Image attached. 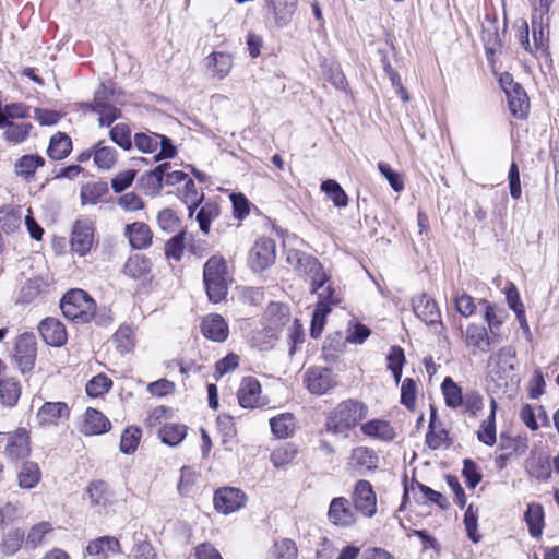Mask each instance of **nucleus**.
<instances>
[{
  "label": "nucleus",
  "mask_w": 559,
  "mask_h": 559,
  "mask_svg": "<svg viewBox=\"0 0 559 559\" xmlns=\"http://www.w3.org/2000/svg\"><path fill=\"white\" fill-rule=\"evenodd\" d=\"M286 262L297 275L310 286V293L316 294L318 302L312 313L310 334L317 338L321 335L328 314L334 306L342 301L341 293L333 286L330 273L313 255L297 249L287 248L284 242Z\"/></svg>",
  "instance_id": "nucleus-1"
},
{
  "label": "nucleus",
  "mask_w": 559,
  "mask_h": 559,
  "mask_svg": "<svg viewBox=\"0 0 559 559\" xmlns=\"http://www.w3.org/2000/svg\"><path fill=\"white\" fill-rule=\"evenodd\" d=\"M368 407L356 400H346L336 405L326 419L328 431L334 435H347L367 417Z\"/></svg>",
  "instance_id": "nucleus-2"
},
{
  "label": "nucleus",
  "mask_w": 559,
  "mask_h": 559,
  "mask_svg": "<svg viewBox=\"0 0 559 559\" xmlns=\"http://www.w3.org/2000/svg\"><path fill=\"white\" fill-rule=\"evenodd\" d=\"M203 281L211 302L222 301L228 292L227 264L223 257H211L203 269Z\"/></svg>",
  "instance_id": "nucleus-3"
},
{
  "label": "nucleus",
  "mask_w": 559,
  "mask_h": 559,
  "mask_svg": "<svg viewBox=\"0 0 559 559\" xmlns=\"http://www.w3.org/2000/svg\"><path fill=\"white\" fill-rule=\"evenodd\" d=\"M60 307L66 318L88 322L94 318L96 304L83 289H72L61 299Z\"/></svg>",
  "instance_id": "nucleus-4"
},
{
  "label": "nucleus",
  "mask_w": 559,
  "mask_h": 559,
  "mask_svg": "<svg viewBox=\"0 0 559 559\" xmlns=\"http://www.w3.org/2000/svg\"><path fill=\"white\" fill-rule=\"evenodd\" d=\"M290 322L289 307L282 302H271L264 312L263 333L269 340L263 348L272 347L283 329Z\"/></svg>",
  "instance_id": "nucleus-5"
},
{
  "label": "nucleus",
  "mask_w": 559,
  "mask_h": 559,
  "mask_svg": "<svg viewBox=\"0 0 559 559\" xmlns=\"http://www.w3.org/2000/svg\"><path fill=\"white\" fill-rule=\"evenodd\" d=\"M95 238V225L91 218L83 217L74 222L70 238L71 251L80 257L86 255Z\"/></svg>",
  "instance_id": "nucleus-6"
},
{
  "label": "nucleus",
  "mask_w": 559,
  "mask_h": 559,
  "mask_svg": "<svg viewBox=\"0 0 559 559\" xmlns=\"http://www.w3.org/2000/svg\"><path fill=\"white\" fill-rule=\"evenodd\" d=\"M276 259L275 241L267 237L259 238L249 254V264L254 272L270 267Z\"/></svg>",
  "instance_id": "nucleus-7"
},
{
  "label": "nucleus",
  "mask_w": 559,
  "mask_h": 559,
  "mask_svg": "<svg viewBox=\"0 0 559 559\" xmlns=\"http://www.w3.org/2000/svg\"><path fill=\"white\" fill-rule=\"evenodd\" d=\"M515 367V350L512 346L501 347L498 352L490 355L487 368L488 374L492 380L508 378Z\"/></svg>",
  "instance_id": "nucleus-8"
},
{
  "label": "nucleus",
  "mask_w": 559,
  "mask_h": 559,
  "mask_svg": "<svg viewBox=\"0 0 559 559\" xmlns=\"http://www.w3.org/2000/svg\"><path fill=\"white\" fill-rule=\"evenodd\" d=\"M352 499L361 515L372 518L377 513V495L368 480L360 479L355 484Z\"/></svg>",
  "instance_id": "nucleus-9"
},
{
  "label": "nucleus",
  "mask_w": 559,
  "mask_h": 559,
  "mask_svg": "<svg viewBox=\"0 0 559 559\" xmlns=\"http://www.w3.org/2000/svg\"><path fill=\"white\" fill-rule=\"evenodd\" d=\"M304 383L311 394L323 395L336 385V380L331 369L313 367L306 370Z\"/></svg>",
  "instance_id": "nucleus-10"
},
{
  "label": "nucleus",
  "mask_w": 559,
  "mask_h": 559,
  "mask_svg": "<svg viewBox=\"0 0 559 559\" xmlns=\"http://www.w3.org/2000/svg\"><path fill=\"white\" fill-rule=\"evenodd\" d=\"M329 521L340 527H349L357 523L358 512L345 497L333 498L328 511Z\"/></svg>",
  "instance_id": "nucleus-11"
},
{
  "label": "nucleus",
  "mask_w": 559,
  "mask_h": 559,
  "mask_svg": "<svg viewBox=\"0 0 559 559\" xmlns=\"http://www.w3.org/2000/svg\"><path fill=\"white\" fill-rule=\"evenodd\" d=\"M238 402L243 408H259L269 403L262 395L260 382L253 377H245L237 392Z\"/></svg>",
  "instance_id": "nucleus-12"
},
{
  "label": "nucleus",
  "mask_w": 559,
  "mask_h": 559,
  "mask_svg": "<svg viewBox=\"0 0 559 559\" xmlns=\"http://www.w3.org/2000/svg\"><path fill=\"white\" fill-rule=\"evenodd\" d=\"M31 436L26 428L9 432L3 454L11 461L24 460L31 454Z\"/></svg>",
  "instance_id": "nucleus-13"
},
{
  "label": "nucleus",
  "mask_w": 559,
  "mask_h": 559,
  "mask_svg": "<svg viewBox=\"0 0 559 559\" xmlns=\"http://www.w3.org/2000/svg\"><path fill=\"white\" fill-rule=\"evenodd\" d=\"M247 497L238 488L225 487L216 490L214 495L215 509L223 514L234 513L245 507Z\"/></svg>",
  "instance_id": "nucleus-14"
},
{
  "label": "nucleus",
  "mask_w": 559,
  "mask_h": 559,
  "mask_svg": "<svg viewBox=\"0 0 559 559\" xmlns=\"http://www.w3.org/2000/svg\"><path fill=\"white\" fill-rule=\"evenodd\" d=\"M37 354L36 337L33 333H24L15 343V360L20 369L25 372L34 367Z\"/></svg>",
  "instance_id": "nucleus-15"
},
{
  "label": "nucleus",
  "mask_w": 559,
  "mask_h": 559,
  "mask_svg": "<svg viewBox=\"0 0 559 559\" xmlns=\"http://www.w3.org/2000/svg\"><path fill=\"white\" fill-rule=\"evenodd\" d=\"M489 331L485 325L469 323L464 332V343L471 354L478 355L487 353L491 345Z\"/></svg>",
  "instance_id": "nucleus-16"
},
{
  "label": "nucleus",
  "mask_w": 559,
  "mask_h": 559,
  "mask_svg": "<svg viewBox=\"0 0 559 559\" xmlns=\"http://www.w3.org/2000/svg\"><path fill=\"white\" fill-rule=\"evenodd\" d=\"M532 36L536 49H544L549 37L548 8L540 5L535 9L531 17Z\"/></svg>",
  "instance_id": "nucleus-17"
},
{
  "label": "nucleus",
  "mask_w": 559,
  "mask_h": 559,
  "mask_svg": "<svg viewBox=\"0 0 559 559\" xmlns=\"http://www.w3.org/2000/svg\"><path fill=\"white\" fill-rule=\"evenodd\" d=\"M414 313L428 325L441 324V313L437 302L426 294L418 295L412 300Z\"/></svg>",
  "instance_id": "nucleus-18"
},
{
  "label": "nucleus",
  "mask_w": 559,
  "mask_h": 559,
  "mask_svg": "<svg viewBox=\"0 0 559 559\" xmlns=\"http://www.w3.org/2000/svg\"><path fill=\"white\" fill-rule=\"evenodd\" d=\"M70 409L63 402H46L36 414L39 426H57L61 419L69 417Z\"/></svg>",
  "instance_id": "nucleus-19"
},
{
  "label": "nucleus",
  "mask_w": 559,
  "mask_h": 559,
  "mask_svg": "<svg viewBox=\"0 0 559 559\" xmlns=\"http://www.w3.org/2000/svg\"><path fill=\"white\" fill-rule=\"evenodd\" d=\"M378 462L379 457L372 449L359 445L352 450L348 465L352 468L364 473L374 471L378 466Z\"/></svg>",
  "instance_id": "nucleus-20"
},
{
  "label": "nucleus",
  "mask_w": 559,
  "mask_h": 559,
  "mask_svg": "<svg viewBox=\"0 0 559 559\" xmlns=\"http://www.w3.org/2000/svg\"><path fill=\"white\" fill-rule=\"evenodd\" d=\"M201 331L206 338L214 342H224L229 333L226 321L217 313H211L203 318Z\"/></svg>",
  "instance_id": "nucleus-21"
},
{
  "label": "nucleus",
  "mask_w": 559,
  "mask_h": 559,
  "mask_svg": "<svg viewBox=\"0 0 559 559\" xmlns=\"http://www.w3.org/2000/svg\"><path fill=\"white\" fill-rule=\"evenodd\" d=\"M39 332L43 340L50 346H61L67 341V331L59 320L46 318L39 324Z\"/></svg>",
  "instance_id": "nucleus-22"
},
{
  "label": "nucleus",
  "mask_w": 559,
  "mask_h": 559,
  "mask_svg": "<svg viewBox=\"0 0 559 559\" xmlns=\"http://www.w3.org/2000/svg\"><path fill=\"white\" fill-rule=\"evenodd\" d=\"M360 430L366 437L383 442H390L396 436L394 427L388 420L379 418L366 421Z\"/></svg>",
  "instance_id": "nucleus-23"
},
{
  "label": "nucleus",
  "mask_w": 559,
  "mask_h": 559,
  "mask_svg": "<svg viewBox=\"0 0 559 559\" xmlns=\"http://www.w3.org/2000/svg\"><path fill=\"white\" fill-rule=\"evenodd\" d=\"M110 421L99 411L88 407L84 413L82 432L86 436L105 433L110 429Z\"/></svg>",
  "instance_id": "nucleus-24"
},
{
  "label": "nucleus",
  "mask_w": 559,
  "mask_h": 559,
  "mask_svg": "<svg viewBox=\"0 0 559 559\" xmlns=\"http://www.w3.org/2000/svg\"><path fill=\"white\" fill-rule=\"evenodd\" d=\"M233 56L227 52L216 51L212 52L206 58V67L213 78L223 80L233 69Z\"/></svg>",
  "instance_id": "nucleus-25"
},
{
  "label": "nucleus",
  "mask_w": 559,
  "mask_h": 559,
  "mask_svg": "<svg viewBox=\"0 0 559 559\" xmlns=\"http://www.w3.org/2000/svg\"><path fill=\"white\" fill-rule=\"evenodd\" d=\"M126 236L133 249H145L152 242V233L150 227L142 222L128 224L124 230Z\"/></svg>",
  "instance_id": "nucleus-26"
},
{
  "label": "nucleus",
  "mask_w": 559,
  "mask_h": 559,
  "mask_svg": "<svg viewBox=\"0 0 559 559\" xmlns=\"http://www.w3.org/2000/svg\"><path fill=\"white\" fill-rule=\"evenodd\" d=\"M86 552L90 556H98L100 559H106L109 555L120 552V544L116 537L102 536L88 543Z\"/></svg>",
  "instance_id": "nucleus-27"
},
{
  "label": "nucleus",
  "mask_w": 559,
  "mask_h": 559,
  "mask_svg": "<svg viewBox=\"0 0 559 559\" xmlns=\"http://www.w3.org/2000/svg\"><path fill=\"white\" fill-rule=\"evenodd\" d=\"M510 112L513 117L524 119L528 115L530 102L526 92L520 85L507 94Z\"/></svg>",
  "instance_id": "nucleus-28"
},
{
  "label": "nucleus",
  "mask_w": 559,
  "mask_h": 559,
  "mask_svg": "<svg viewBox=\"0 0 559 559\" xmlns=\"http://www.w3.org/2000/svg\"><path fill=\"white\" fill-rule=\"evenodd\" d=\"M0 129L3 130V138L5 141L12 144H20L28 138L33 126L31 122H14L5 120Z\"/></svg>",
  "instance_id": "nucleus-29"
},
{
  "label": "nucleus",
  "mask_w": 559,
  "mask_h": 559,
  "mask_svg": "<svg viewBox=\"0 0 559 559\" xmlns=\"http://www.w3.org/2000/svg\"><path fill=\"white\" fill-rule=\"evenodd\" d=\"M45 165V159L37 154L21 156L14 164V173L26 180L31 179L36 170Z\"/></svg>",
  "instance_id": "nucleus-30"
},
{
  "label": "nucleus",
  "mask_w": 559,
  "mask_h": 559,
  "mask_svg": "<svg viewBox=\"0 0 559 559\" xmlns=\"http://www.w3.org/2000/svg\"><path fill=\"white\" fill-rule=\"evenodd\" d=\"M525 468L532 477L539 480L548 479L551 474L548 456L543 453H532L526 460Z\"/></svg>",
  "instance_id": "nucleus-31"
},
{
  "label": "nucleus",
  "mask_w": 559,
  "mask_h": 559,
  "mask_svg": "<svg viewBox=\"0 0 559 559\" xmlns=\"http://www.w3.org/2000/svg\"><path fill=\"white\" fill-rule=\"evenodd\" d=\"M41 479V472L37 463L26 461L17 474V484L22 489L35 488Z\"/></svg>",
  "instance_id": "nucleus-32"
},
{
  "label": "nucleus",
  "mask_w": 559,
  "mask_h": 559,
  "mask_svg": "<svg viewBox=\"0 0 559 559\" xmlns=\"http://www.w3.org/2000/svg\"><path fill=\"white\" fill-rule=\"evenodd\" d=\"M479 305L483 306L485 310L483 318L487 323L486 328L492 335H495L500 325L504 322L507 314L503 309H500L498 306L490 304L485 299H481Z\"/></svg>",
  "instance_id": "nucleus-33"
},
{
  "label": "nucleus",
  "mask_w": 559,
  "mask_h": 559,
  "mask_svg": "<svg viewBox=\"0 0 559 559\" xmlns=\"http://www.w3.org/2000/svg\"><path fill=\"white\" fill-rule=\"evenodd\" d=\"M72 148L71 139L61 132L51 136L47 148V154L51 159L60 160L66 158Z\"/></svg>",
  "instance_id": "nucleus-34"
},
{
  "label": "nucleus",
  "mask_w": 559,
  "mask_h": 559,
  "mask_svg": "<svg viewBox=\"0 0 559 559\" xmlns=\"http://www.w3.org/2000/svg\"><path fill=\"white\" fill-rule=\"evenodd\" d=\"M266 559H298V548L290 538L276 540L267 551Z\"/></svg>",
  "instance_id": "nucleus-35"
},
{
  "label": "nucleus",
  "mask_w": 559,
  "mask_h": 559,
  "mask_svg": "<svg viewBox=\"0 0 559 559\" xmlns=\"http://www.w3.org/2000/svg\"><path fill=\"white\" fill-rule=\"evenodd\" d=\"M278 26L287 25L297 8V0H270Z\"/></svg>",
  "instance_id": "nucleus-36"
},
{
  "label": "nucleus",
  "mask_w": 559,
  "mask_h": 559,
  "mask_svg": "<svg viewBox=\"0 0 559 559\" xmlns=\"http://www.w3.org/2000/svg\"><path fill=\"white\" fill-rule=\"evenodd\" d=\"M270 426L276 438L285 439L295 430V418L290 413H283L270 419Z\"/></svg>",
  "instance_id": "nucleus-37"
},
{
  "label": "nucleus",
  "mask_w": 559,
  "mask_h": 559,
  "mask_svg": "<svg viewBox=\"0 0 559 559\" xmlns=\"http://www.w3.org/2000/svg\"><path fill=\"white\" fill-rule=\"evenodd\" d=\"M21 396L20 383L13 378L2 379L0 381V402L5 407L16 405Z\"/></svg>",
  "instance_id": "nucleus-38"
},
{
  "label": "nucleus",
  "mask_w": 559,
  "mask_h": 559,
  "mask_svg": "<svg viewBox=\"0 0 559 559\" xmlns=\"http://www.w3.org/2000/svg\"><path fill=\"white\" fill-rule=\"evenodd\" d=\"M448 431L439 424L437 425L436 413L432 412L429 423V431L426 436V443L430 449H439L443 444H450Z\"/></svg>",
  "instance_id": "nucleus-39"
},
{
  "label": "nucleus",
  "mask_w": 559,
  "mask_h": 559,
  "mask_svg": "<svg viewBox=\"0 0 559 559\" xmlns=\"http://www.w3.org/2000/svg\"><path fill=\"white\" fill-rule=\"evenodd\" d=\"M86 493L94 506L107 507L111 503V492L102 480L92 481L86 488Z\"/></svg>",
  "instance_id": "nucleus-40"
},
{
  "label": "nucleus",
  "mask_w": 559,
  "mask_h": 559,
  "mask_svg": "<svg viewBox=\"0 0 559 559\" xmlns=\"http://www.w3.org/2000/svg\"><path fill=\"white\" fill-rule=\"evenodd\" d=\"M94 163L100 169H109L116 162V150L104 145V141L93 146Z\"/></svg>",
  "instance_id": "nucleus-41"
},
{
  "label": "nucleus",
  "mask_w": 559,
  "mask_h": 559,
  "mask_svg": "<svg viewBox=\"0 0 559 559\" xmlns=\"http://www.w3.org/2000/svg\"><path fill=\"white\" fill-rule=\"evenodd\" d=\"M525 521L528 526L530 534L538 537L543 533L544 511L540 504L532 503L525 512Z\"/></svg>",
  "instance_id": "nucleus-42"
},
{
  "label": "nucleus",
  "mask_w": 559,
  "mask_h": 559,
  "mask_svg": "<svg viewBox=\"0 0 559 559\" xmlns=\"http://www.w3.org/2000/svg\"><path fill=\"white\" fill-rule=\"evenodd\" d=\"M187 435V427L181 424H166L158 432L163 443L175 447L179 444Z\"/></svg>",
  "instance_id": "nucleus-43"
},
{
  "label": "nucleus",
  "mask_w": 559,
  "mask_h": 559,
  "mask_svg": "<svg viewBox=\"0 0 559 559\" xmlns=\"http://www.w3.org/2000/svg\"><path fill=\"white\" fill-rule=\"evenodd\" d=\"M108 191L105 182H88L81 189V203L83 205H95Z\"/></svg>",
  "instance_id": "nucleus-44"
},
{
  "label": "nucleus",
  "mask_w": 559,
  "mask_h": 559,
  "mask_svg": "<svg viewBox=\"0 0 559 559\" xmlns=\"http://www.w3.org/2000/svg\"><path fill=\"white\" fill-rule=\"evenodd\" d=\"M219 206L214 202H205L198 211L195 219L199 223L200 230L207 235L211 223L219 215Z\"/></svg>",
  "instance_id": "nucleus-45"
},
{
  "label": "nucleus",
  "mask_w": 559,
  "mask_h": 559,
  "mask_svg": "<svg viewBox=\"0 0 559 559\" xmlns=\"http://www.w3.org/2000/svg\"><path fill=\"white\" fill-rule=\"evenodd\" d=\"M297 452L295 444L285 443L272 451L270 460L276 468L284 467L294 461Z\"/></svg>",
  "instance_id": "nucleus-46"
},
{
  "label": "nucleus",
  "mask_w": 559,
  "mask_h": 559,
  "mask_svg": "<svg viewBox=\"0 0 559 559\" xmlns=\"http://www.w3.org/2000/svg\"><path fill=\"white\" fill-rule=\"evenodd\" d=\"M52 525L49 522L43 521L31 526L25 538V545L28 548L35 549L44 542L47 534L52 532Z\"/></svg>",
  "instance_id": "nucleus-47"
},
{
  "label": "nucleus",
  "mask_w": 559,
  "mask_h": 559,
  "mask_svg": "<svg viewBox=\"0 0 559 559\" xmlns=\"http://www.w3.org/2000/svg\"><path fill=\"white\" fill-rule=\"evenodd\" d=\"M441 388L447 406L451 408L462 406L464 397L462 395V390L450 377H447L443 380Z\"/></svg>",
  "instance_id": "nucleus-48"
},
{
  "label": "nucleus",
  "mask_w": 559,
  "mask_h": 559,
  "mask_svg": "<svg viewBox=\"0 0 559 559\" xmlns=\"http://www.w3.org/2000/svg\"><path fill=\"white\" fill-rule=\"evenodd\" d=\"M321 190L332 200L335 206L344 207L348 203V198L343 188L333 179L324 180L321 183Z\"/></svg>",
  "instance_id": "nucleus-49"
},
{
  "label": "nucleus",
  "mask_w": 559,
  "mask_h": 559,
  "mask_svg": "<svg viewBox=\"0 0 559 559\" xmlns=\"http://www.w3.org/2000/svg\"><path fill=\"white\" fill-rule=\"evenodd\" d=\"M134 330L131 325H121L114 335L117 349L121 353H129L134 347Z\"/></svg>",
  "instance_id": "nucleus-50"
},
{
  "label": "nucleus",
  "mask_w": 559,
  "mask_h": 559,
  "mask_svg": "<svg viewBox=\"0 0 559 559\" xmlns=\"http://www.w3.org/2000/svg\"><path fill=\"white\" fill-rule=\"evenodd\" d=\"M181 193L182 201L187 204L189 210V216L193 215V212L200 204L203 194H200L197 190L195 183L191 178L185 180V186Z\"/></svg>",
  "instance_id": "nucleus-51"
},
{
  "label": "nucleus",
  "mask_w": 559,
  "mask_h": 559,
  "mask_svg": "<svg viewBox=\"0 0 559 559\" xmlns=\"http://www.w3.org/2000/svg\"><path fill=\"white\" fill-rule=\"evenodd\" d=\"M160 134L154 132H141L134 135L135 147L143 153H154L158 148Z\"/></svg>",
  "instance_id": "nucleus-52"
},
{
  "label": "nucleus",
  "mask_w": 559,
  "mask_h": 559,
  "mask_svg": "<svg viewBox=\"0 0 559 559\" xmlns=\"http://www.w3.org/2000/svg\"><path fill=\"white\" fill-rule=\"evenodd\" d=\"M388 369L392 371L396 383L400 382L402 377V369L405 362L404 352L399 346H393L386 357Z\"/></svg>",
  "instance_id": "nucleus-53"
},
{
  "label": "nucleus",
  "mask_w": 559,
  "mask_h": 559,
  "mask_svg": "<svg viewBox=\"0 0 559 559\" xmlns=\"http://www.w3.org/2000/svg\"><path fill=\"white\" fill-rule=\"evenodd\" d=\"M506 299L509 307L515 312L521 325L525 322L524 306L520 300L519 292L513 283H508L504 288Z\"/></svg>",
  "instance_id": "nucleus-54"
},
{
  "label": "nucleus",
  "mask_w": 559,
  "mask_h": 559,
  "mask_svg": "<svg viewBox=\"0 0 559 559\" xmlns=\"http://www.w3.org/2000/svg\"><path fill=\"white\" fill-rule=\"evenodd\" d=\"M24 540V532L20 528L11 530L5 534L1 543V551L4 555L15 554L22 546Z\"/></svg>",
  "instance_id": "nucleus-55"
},
{
  "label": "nucleus",
  "mask_w": 559,
  "mask_h": 559,
  "mask_svg": "<svg viewBox=\"0 0 559 559\" xmlns=\"http://www.w3.org/2000/svg\"><path fill=\"white\" fill-rule=\"evenodd\" d=\"M142 432L139 428L128 427L121 435L120 450L124 454L133 453L139 445Z\"/></svg>",
  "instance_id": "nucleus-56"
},
{
  "label": "nucleus",
  "mask_w": 559,
  "mask_h": 559,
  "mask_svg": "<svg viewBox=\"0 0 559 559\" xmlns=\"http://www.w3.org/2000/svg\"><path fill=\"white\" fill-rule=\"evenodd\" d=\"M112 385V381L105 374H97L93 377L85 386L87 395L98 397L108 392Z\"/></svg>",
  "instance_id": "nucleus-57"
},
{
  "label": "nucleus",
  "mask_w": 559,
  "mask_h": 559,
  "mask_svg": "<svg viewBox=\"0 0 559 559\" xmlns=\"http://www.w3.org/2000/svg\"><path fill=\"white\" fill-rule=\"evenodd\" d=\"M110 139L123 150H130L132 146L131 130L124 123H118L110 130Z\"/></svg>",
  "instance_id": "nucleus-58"
},
{
  "label": "nucleus",
  "mask_w": 559,
  "mask_h": 559,
  "mask_svg": "<svg viewBox=\"0 0 559 559\" xmlns=\"http://www.w3.org/2000/svg\"><path fill=\"white\" fill-rule=\"evenodd\" d=\"M22 518V508L17 502H7L0 509V526L7 527Z\"/></svg>",
  "instance_id": "nucleus-59"
},
{
  "label": "nucleus",
  "mask_w": 559,
  "mask_h": 559,
  "mask_svg": "<svg viewBox=\"0 0 559 559\" xmlns=\"http://www.w3.org/2000/svg\"><path fill=\"white\" fill-rule=\"evenodd\" d=\"M477 438L486 445H493L496 443V420H493V415L488 416L487 419L481 423L477 431Z\"/></svg>",
  "instance_id": "nucleus-60"
},
{
  "label": "nucleus",
  "mask_w": 559,
  "mask_h": 559,
  "mask_svg": "<svg viewBox=\"0 0 559 559\" xmlns=\"http://www.w3.org/2000/svg\"><path fill=\"white\" fill-rule=\"evenodd\" d=\"M185 251V231H180L169 239L165 245V254L167 258L180 260Z\"/></svg>",
  "instance_id": "nucleus-61"
},
{
  "label": "nucleus",
  "mask_w": 559,
  "mask_h": 559,
  "mask_svg": "<svg viewBox=\"0 0 559 559\" xmlns=\"http://www.w3.org/2000/svg\"><path fill=\"white\" fill-rule=\"evenodd\" d=\"M370 335V330L366 325L354 322L349 323L346 332V341L352 344H362Z\"/></svg>",
  "instance_id": "nucleus-62"
},
{
  "label": "nucleus",
  "mask_w": 559,
  "mask_h": 559,
  "mask_svg": "<svg viewBox=\"0 0 559 559\" xmlns=\"http://www.w3.org/2000/svg\"><path fill=\"white\" fill-rule=\"evenodd\" d=\"M456 311L465 318L471 317L476 310V304L472 296L462 293L454 296Z\"/></svg>",
  "instance_id": "nucleus-63"
},
{
  "label": "nucleus",
  "mask_w": 559,
  "mask_h": 559,
  "mask_svg": "<svg viewBox=\"0 0 559 559\" xmlns=\"http://www.w3.org/2000/svg\"><path fill=\"white\" fill-rule=\"evenodd\" d=\"M117 204L126 212H135L144 209V201L135 192L122 194L117 200Z\"/></svg>",
  "instance_id": "nucleus-64"
}]
</instances>
